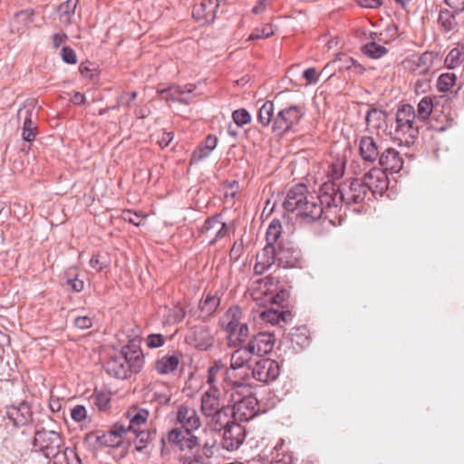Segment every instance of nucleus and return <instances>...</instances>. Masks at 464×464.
Here are the masks:
<instances>
[{
  "mask_svg": "<svg viewBox=\"0 0 464 464\" xmlns=\"http://www.w3.org/2000/svg\"><path fill=\"white\" fill-rule=\"evenodd\" d=\"M232 119L237 126L241 127L243 125L248 124L251 122V115L245 109H238L233 111Z\"/></svg>",
  "mask_w": 464,
  "mask_h": 464,
  "instance_id": "47",
  "label": "nucleus"
},
{
  "mask_svg": "<svg viewBox=\"0 0 464 464\" xmlns=\"http://www.w3.org/2000/svg\"><path fill=\"white\" fill-rule=\"evenodd\" d=\"M386 113L385 111L379 110V109H371L367 115H366V122L368 125L373 127V128H381L382 124L386 120Z\"/></svg>",
  "mask_w": 464,
  "mask_h": 464,
  "instance_id": "42",
  "label": "nucleus"
},
{
  "mask_svg": "<svg viewBox=\"0 0 464 464\" xmlns=\"http://www.w3.org/2000/svg\"><path fill=\"white\" fill-rule=\"evenodd\" d=\"M218 144V138L214 135H208L204 143L192 154V160L200 161L210 155Z\"/></svg>",
  "mask_w": 464,
  "mask_h": 464,
  "instance_id": "33",
  "label": "nucleus"
},
{
  "mask_svg": "<svg viewBox=\"0 0 464 464\" xmlns=\"http://www.w3.org/2000/svg\"><path fill=\"white\" fill-rule=\"evenodd\" d=\"M282 233L281 222L278 219H273L268 226L266 230V245L271 246H276V243L280 237Z\"/></svg>",
  "mask_w": 464,
  "mask_h": 464,
  "instance_id": "40",
  "label": "nucleus"
},
{
  "mask_svg": "<svg viewBox=\"0 0 464 464\" xmlns=\"http://www.w3.org/2000/svg\"><path fill=\"white\" fill-rule=\"evenodd\" d=\"M71 417L76 422L84 420L87 417V411L82 405H76L71 410Z\"/></svg>",
  "mask_w": 464,
  "mask_h": 464,
  "instance_id": "52",
  "label": "nucleus"
},
{
  "mask_svg": "<svg viewBox=\"0 0 464 464\" xmlns=\"http://www.w3.org/2000/svg\"><path fill=\"white\" fill-rule=\"evenodd\" d=\"M63 440L60 433L45 429L37 430L34 432L33 450L44 454L45 458H53L60 452Z\"/></svg>",
  "mask_w": 464,
  "mask_h": 464,
  "instance_id": "5",
  "label": "nucleus"
},
{
  "mask_svg": "<svg viewBox=\"0 0 464 464\" xmlns=\"http://www.w3.org/2000/svg\"><path fill=\"white\" fill-rule=\"evenodd\" d=\"M274 103L266 101L258 111V121L264 126L267 127L272 121H274Z\"/></svg>",
  "mask_w": 464,
  "mask_h": 464,
  "instance_id": "41",
  "label": "nucleus"
},
{
  "mask_svg": "<svg viewBox=\"0 0 464 464\" xmlns=\"http://www.w3.org/2000/svg\"><path fill=\"white\" fill-rule=\"evenodd\" d=\"M379 164L385 169L392 172H399L403 166V160L400 153L393 148H388L381 153Z\"/></svg>",
  "mask_w": 464,
  "mask_h": 464,
  "instance_id": "20",
  "label": "nucleus"
},
{
  "mask_svg": "<svg viewBox=\"0 0 464 464\" xmlns=\"http://www.w3.org/2000/svg\"><path fill=\"white\" fill-rule=\"evenodd\" d=\"M177 420L181 424L182 430H194L200 427V420L197 411L190 407L181 405L178 409Z\"/></svg>",
  "mask_w": 464,
  "mask_h": 464,
  "instance_id": "19",
  "label": "nucleus"
},
{
  "mask_svg": "<svg viewBox=\"0 0 464 464\" xmlns=\"http://www.w3.org/2000/svg\"><path fill=\"white\" fill-rule=\"evenodd\" d=\"M173 137H174L173 132H170V131L163 132L161 134L160 138L159 139L158 143L161 148H165V147L169 146L170 141L173 140Z\"/></svg>",
  "mask_w": 464,
  "mask_h": 464,
  "instance_id": "64",
  "label": "nucleus"
},
{
  "mask_svg": "<svg viewBox=\"0 0 464 464\" xmlns=\"http://www.w3.org/2000/svg\"><path fill=\"white\" fill-rule=\"evenodd\" d=\"M291 342L303 348L309 343L305 328H297L291 333Z\"/></svg>",
  "mask_w": 464,
  "mask_h": 464,
  "instance_id": "45",
  "label": "nucleus"
},
{
  "mask_svg": "<svg viewBox=\"0 0 464 464\" xmlns=\"http://www.w3.org/2000/svg\"><path fill=\"white\" fill-rule=\"evenodd\" d=\"M103 431L94 430L85 434L83 441L89 449L97 450L103 447Z\"/></svg>",
  "mask_w": 464,
  "mask_h": 464,
  "instance_id": "43",
  "label": "nucleus"
},
{
  "mask_svg": "<svg viewBox=\"0 0 464 464\" xmlns=\"http://www.w3.org/2000/svg\"><path fill=\"white\" fill-rule=\"evenodd\" d=\"M78 0H66L57 9L60 22L63 25H69L74 16Z\"/></svg>",
  "mask_w": 464,
  "mask_h": 464,
  "instance_id": "32",
  "label": "nucleus"
},
{
  "mask_svg": "<svg viewBox=\"0 0 464 464\" xmlns=\"http://www.w3.org/2000/svg\"><path fill=\"white\" fill-rule=\"evenodd\" d=\"M220 328L227 333V345L237 347L245 343L249 335L247 320L242 309L231 306L219 319Z\"/></svg>",
  "mask_w": 464,
  "mask_h": 464,
  "instance_id": "4",
  "label": "nucleus"
},
{
  "mask_svg": "<svg viewBox=\"0 0 464 464\" xmlns=\"http://www.w3.org/2000/svg\"><path fill=\"white\" fill-rule=\"evenodd\" d=\"M274 34L273 25L271 24H265L262 28H256L249 35L248 40H258L270 37Z\"/></svg>",
  "mask_w": 464,
  "mask_h": 464,
  "instance_id": "46",
  "label": "nucleus"
},
{
  "mask_svg": "<svg viewBox=\"0 0 464 464\" xmlns=\"http://www.w3.org/2000/svg\"><path fill=\"white\" fill-rule=\"evenodd\" d=\"M201 231L202 233L213 231L215 233V237L209 243L214 244L217 239L222 238L228 234V227L226 223L222 222L221 216L216 215L208 218L205 221Z\"/></svg>",
  "mask_w": 464,
  "mask_h": 464,
  "instance_id": "25",
  "label": "nucleus"
},
{
  "mask_svg": "<svg viewBox=\"0 0 464 464\" xmlns=\"http://www.w3.org/2000/svg\"><path fill=\"white\" fill-rule=\"evenodd\" d=\"M137 97L136 92H124L121 95L119 105H126L129 106L130 102L134 101Z\"/></svg>",
  "mask_w": 464,
  "mask_h": 464,
  "instance_id": "63",
  "label": "nucleus"
},
{
  "mask_svg": "<svg viewBox=\"0 0 464 464\" xmlns=\"http://www.w3.org/2000/svg\"><path fill=\"white\" fill-rule=\"evenodd\" d=\"M123 218L135 226H140L143 219L141 216L137 213H132L131 211L124 212Z\"/></svg>",
  "mask_w": 464,
  "mask_h": 464,
  "instance_id": "59",
  "label": "nucleus"
},
{
  "mask_svg": "<svg viewBox=\"0 0 464 464\" xmlns=\"http://www.w3.org/2000/svg\"><path fill=\"white\" fill-rule=\"evenodd\" d=\"M276 343V336L269 332H260L253 335L247 342L249 351L254 355L262 356L272 352Z\"/></svg>",
  "mask_w": 464,
  "mask_h": 464,
  "instance_id": "13",
  "label": "nucleus"
},
{
  "mask_svg": "<svg viewBox=\"0 0 464 464\" xmlns=\"http://www.w3.org/2000/svg\"><path fill=\"white\" fill-rule=\"evenodd\" d=\"M189 336L195 346L199 349L205 350L211 344L209 334L204 327L193 328Z\"/></svg>",
  "mask_w": 464,
  "mask_h": 464,
  "instance_id": "36",
  "label": "nucleus"
},
{
  "mask_svg": "<svg viewBox=\"0 0 464 464\" xmlns=\"http://www.w3.org/2000/svg\"><path fill=\"white\" fill-rule=\"evenodd\" d=\"M220 304V299L216 295H207L199 303L200 317L211 316Z\"/></svg>",
  "mask_w": 464,
  "mask_h": 464,
  "instance_id": "34",
  "label": "nucleus"
},
{
  "mask_svg": "<svg viewBox=\"0 0 464 464\" xmlns=\"http://www.w3.org/2000/svg\"><path fill=\"white\" fill-rule=\"evenodd\" d=\"M218 3L215 0H202L193 7V17L203 24L212 23L216 18V13L218 8Z\"/></svg>",
  "mask_w": 464,
  "mask_h": 464,
  "instance_id": "17",
  "label": "nucleus"
},
{
  "mask_svg": "<svg viewBox=\"0 0 464 464\" xmlns=\"http://www.w3.org/2000/svg\"><path fill=\"white\" fill-rule=\"evenodd\" d=\"M126 430L128 431V434H126V440L129 442L132 441L135 445L136 450L138 451H141L146 448L147 443L154 435V433L149 430H133L132 427H126Z\"/></svg>",
  "mask_w": 464,
  "mask_h": 464,
  "instance_id": "26",
  "label": "nucleus"
},
{
  "mask_svg": "<svg viewBox=\"0 0 464 464\" xmlns=\"http://www.w3.org/2000/svg\"><path fill=\"white\" fill-rule=\"evenodd\" d=\"M16 118L18 122H23V139L26 141H33L36 135V125L33 121V109L24 105L18 110Z\"/></svg>",
  "mask_w": 464,
  "mask_h": 464,
  "instance_id": "16",
  "label": "nucleus"
},
{
  "mask_svg": "<svg viewBox=\"0 0 464 464\" xmlns=\"http://www.w3.org/2000/svg\"><path fill=\"white\" fill-rule=\"evenodd\" d=\"M362 52L370 58L379 59L388 53L385 46L376 42H367L362 47Z\"/></svg>",
  "mask_w": 464,
  "mask_h": 464,
  "instance_id": "39",
  "label": "nucleus"
},
{
  "mask_svg": "<svg viewBox=\"0 0 464 464\" xmlns=\"http://www.w3.org/2000/svg\"><path fill=\"white\" fill-rule=\"evenodd\" d=\"M261 317L264 321L270 323L271 324H278L280 322L286 321V314L285 313L278 312L277 310H266L261 313Z\"/></svg>",
  "mask_w": 464,
  "mask_h": 464,
  "instance_id": "44",
  "label": "nucleus"
},
{
  "mask_svg": "<svg viewBox=\"0 0 464 464\" xmlns=\"http://www.w3.org/2000/svg\"><path fill=\"white\" fill-rule=\"evenodd\" d=\"M66 285L69 286L72 289V291L79 293L83 289L84 283L82 280H80L75 276H73L72 278H68L66 280Z\"/></svg>",
  "mask_w": 464,
  "mask_h": 464,
  "instance_id": "56",
  "label": "nucleus"
},
{
  "mask_svg": "<svg viewBox=\"0 0 464 464\" xmlns=\"http://www.w3.org/2000/svg\"><path fill=\"white\" fill-rule=\"evenodd\" d=\"M143 365L141 351L134 343H129L111 355L105 363L106 372L118 379H127L132 372H138Z\"/></svg>",
  "mask_w": 464,
  "mask_h": 464,
  "instance_id": "3",
  "label": "nucleus"
},
{
  "mask_svg": "<svg viewBox=\"0 0 464 464\" xmlns=\"http://www.w3.org/2000/svg\"><path fill=\"white\" fill-rule=\"evenodd\" d=\"M179 364L177 355H164L155 362V370L159 374L165 375L173 372Z\"/></svg>",
  "mask_w": 464,
  "mask_h": 464,
  "instance_id": "30",
  "label": "nucleus"
},
{
  "mask_svg": "<svg viewBox=\"0 0 464 464\" xmlns=\"http://www.w3.org/2000/svg\"><path fill=\"white\" fill-rule=\"evenodd\" d=\"M96 68L93 63L90 62H83L79 66V72L81 74L91 81H94L97 78V74L95 72Z\"/></svg>",
  "mask_w": 464,
  "mask_h": 464,
  "instance_id": "48",
  "label": "nucleus"
},
{
  "mask_svg": "<svg viewBox=\"0 0 464 464\" xmlns=\"http://www.w3.org/2000/svg\"><path fill=\"white\" fill-rule=\"evenodd\" d=\"M359 152L367 162H374L380 157L379 146L371 136H362L359 140Z\"/></svg>",
  "mask_w": 464,
  "mask_h": 464,
  "instance_id": "22",
  "label": "nucleus"
},
{
  "mask_svg": "<svg viewBox=\"0 0 464 464\" xmlns=\"http://www.w3.org/2000/svg\"><path fill=\"white\" fill-rule=\"evenodd\" d=\"M220 445L227 451H235L239 449L246 439V429L237 421L224 427L221 430Z\"/></svg>",
  "mask_w": 464,
  "mask_h": 464,
  "instance_id": "9",
  "label": "nucleus"
},
{
  "mask_svg": "<svg viewBox=\"0 0 464 464\" xmlns=\"http://www.w3.org/2000/svg\"><path fill=\"white\" fill-rule=\"evenodd\" d=\"M235 351L231 353L230 357V365L236 366L237 368H251L249 365V362L253 353L249 351V347L247 344L238 345L234 347Z\"/></svg>",
  "mask_w": 464,
  "mask_h": 464,
  "instance_id": "28",
  "label": "nucleus"
},
{
  "mask_svg": "<svg viewBox=\"0 0 464 464\" xmlns=\"http://www.w3.org/2000/svg\"><path fill=\"white\" fill-rule=\"evenodd\" d=\"M434 97L427 95L420 100L415 110L418 121L424 122L430 118L434 107Z\"/></svg>",
  "mask_w": 464,
  "mask_h": 464,
  "instance_id": "31",
  "label": "nucleus"
},
{
  "mask_svg": "<svg viewBox=\"0 0 464 464\" xmlns=\"http://www.w3.org/2000/svg\"><path fill=\"white\" fill-rule=\"evenodd\" d=\"M92 324H93L92 318H91L87 315L77 316L74 319L75 327H77L78 329H81V330H86V329L91 328L92 326Z\"/></svg>",
  "mask_w": 464,
  "mask_h": 464,
  "instance_id": "55",
  "label": "nucleus"
},
{
  "mask_svg": "<svg viewBox=\"0 0 464 464\" xmlns=\"http://www.w3.org/2000/svg\"><path fill=\"white\" fill-rule=\"evenodd\" d=\"M363 185L367 188V192L371 191L372 194H382L389 185L386 173L377 168L370 169L363 175Z\"/></svg>",
  "mask_w": 464,
  "mask_h": 464,
  "instance_id": "14",
  "label": "nucleus"
},
{
  "mask_svg": "<svg viewBox=\"0 0 464 464\" xmlns=\"http://www.w3.org/2000/svg\"><path fill=\"white\" fill-rule=\"evenodd\" d=\"M149 417V411L145 409H133L128 411L129 424L127 427H132L133 430L140 429V426L145 424Z\"/></svg>",
  "mask_w": 464,
  "mask_h": 464,
  "instance_id": "37",
  "label": "nucleus"
},
{
  "mask_svg": "<svg viewBox=\"0 0 464 464\" xmlns=\"http://www.w3.org/2000/svg\"><path fill=\"white\" fill-rule=\"evenodd\" d=\"M94 402L99 407V409H105L110 402V398L108 395L103 393L96 394L94 397Z\"/></svg>",
  "mask_w": 464,
  "mask_h": 464,
  "instance_id": "62",
  "label": "nucleus"
},
{
  "mask_svg": "<svg viewBox=\"0 0 464 464\" xmlns=\"http://www.w3.org/2000/svg\"><path fill=\"white\" fill-rule=\"evenodd\" d=\"M304 114V109L298 105H291L281 110L274 118L273 132L283 135L296 126Z\"/></svg>",
  "mask_w": 464,
  "mask_h": 464,
  "instance_id": "6",
  "label": "nucleus"
},
{
  "mask_svg": "<svg viewBox=\"0 0 464 464\" xmlns=\"http://www.w3.org/2000/svg\"><path fill=\"white\" fill-rule=\"evenodd\" d=\"M457 81L458 78L455 73L443 72L438 77L436 88L439 92L457 94L460 90V86L458 84Z\"/></svg>",
  "mask_w": 464,
  "mask_h": 464,
  "instance_id": "27",
  "label": "nucleus"
},
{
  "mask_svg": "<svg viewBox=\"0 0 464 464\" xmlns=\"http://www.w3.org/2000/svg\"><path fill=\"white\" fill-rule=\"evenodd\" d=\"M395 119V133L397 135H408L409 137L412 138L414 137V134L418 132V120L415 115V109L411 104L403 103L399 106L396 111Z\"/></svg>",
  "mask_w": 464,
  "mask_h": 464,
  "instance_id": "7",
  "label": "nucleus"
},
{
  "mask_svg": "<svg viewBox=\"0 0 464 464\" xmlns=\"http://www.w3.org/2000/svg\"><path fill=\"white\" fill-rule=\"evenodd\" d=\"M455 13L447 9L440 10L439 14L438 23L445 32H450L456 29L458 23L455 18Z\"/></svg>",
  "mask_w": 464,
  "mask_h": 464,
  "instance_id": "38",
  "label": "nucleus"
},
{
  "mask_svg": "<svg viewBox=\"0 0 464 464\" xmlns=\"http://www.w3.org/2000/svg\"><path fill=\"white\" fill-rule=\"evenodd\" d=\"M126 434L128 431L125 425L115 423L110 430L103 432V447H120L126 440Z\"/></svg>",
  "mask_w": 464,
  "mask_h": 464,
  "instance_id": "24",
  "label": "nucleus"
},
{
  "mask_svg": "<svg viewBox=\"0 0 464 464\" xmlns=\"http://www.w3.org/2000/svg\"><path fill=\"white\" fill-rule=\"evenodd\" d=\"M90 266L96 271L101 272L103 268L109 266V261L102 257L100 254H95L90 260Z\"/></svg>",
  "mask_w": 464,
  "mask_h": 464,
  "instance_id": "50",
  "label": "nucleus"
},
{
  "mask_svg": "<svg viewBox=\"0 0 464 464\" xmlns=\"http://www.w3.org/2000/svg\"><path fill=\"white\" fill-rule=\"evenodd\" d=\"M430 88V81L427 79H419L414 83V92L416 94L425 93Z\"/></svg>",
  "mask_w": 464,
  "mask_h": 464,
  "instance_id": "58",
  "label": "nucleus"
},
{
  "mask_svg": "<svg viewBox=\"0 0 464 464\" xmlns=\"http://www.w3.org/2000/svg\"><path fill=\"white\" fill-rule=\"evenodd\" d=\"M251 368H237L230 365L224 373V381L234 388L245 387Z\"/></svg>",
  "mask_w": 464,
  "mask_h": 464,
  "instance_id": "21",
  "label": "nucleus"
},
{
  "mask_svg": "<svg viewBox=\"0 0 464 464\" xmlns=\"http://www.w3.org/2000/svg\"><path fill=\"white\" fill-rule=\"evenodd\" d=\"M218 371H219V369H218V367H217V365L209 367L208 372V383L209 384V389L218 388L215 383H216V375Z\"/></svg>",
  "mask_w": 464,
  "mask_h": 464,
  "instance_id": "61",
  "label": "nucleus"
},
{
  "mask_svg": "<svg viewBox=\"0 0 464 464\" xmlns=\"http://www.w3.org/2000/svg\"><path fill=\"white\" fill-rule=\"evenodd\" d=\"M62 59L69 64H75L77 57L75 52L71 47H63L61 51Z\"/></svg>",
  "mask_w": 464,
  "mask_h": 464,
  "instance_id": "54",
  "label": "nucleus"
},
{
  "mask_svg": "<svg viewBox=\"0 0 464 464\" xmlns=\"http://www.w3.org/2000/svg\"><path fill=\"white\" fill-rule=\"evenodd\" d=\"M445 4L457 14L464 11V0H445Z\"/></svg>",
  "mask_w": 464,
  "mask_h": 464,
  "instance_id": "57",
  "label": "nucleus"
},
{
  "mask_svg": "<svg viewBox=\"0 0 464 464\" xmlns=\"http://www.w3.org/2000/svg\"><path fill=\"white\" fill-rule=\"evenodd\" d=\"M186 315V311L181 306H175L173 309L169 310L168 315V322L169 324H176L181 322Z\"/></svg>",
  "mask_w": 464,
  "mask_h": 464,
  "instance_id": "49",
  "label": "nucleus"
},
{
  "mask_svg": "<svg viewBox=\"0 0 464 464\" xmlns=\"http://www.w3.org/2000/svg\"><path fill=\"white\" fill-rule=\"evenodd\" d=\"M250 371L254 379L264 383L274 382L280 374L278 362L269 358L260 359Z\"/></svg>",
  "mask_w": 464,
  "mask_h": 464,
  "instance_id": "10",
  "label": "nucleus"
},
{
  "mask_svg": "<svg viewBox=\"0 0 464 464\" xmlns=\"http://www.w3.org/2000/svg\"><path fill=\"white\" fill-rule=\"evenodd\" d=\"M234 404L231 407L232 419L236 421H248L257 415L259 411L258 401L252 395L244 396L241 399L233 398Z\"/></svg>",
  "mask_w": 464,
  "mask_h": 464,
  "instance_id": "8",
  "label": "nucleus"
},
{
  "mask_svg": "<svg viewBox=\"0 0 464 464\" xmlns=\"http://www.w3.org/2000/svg\"><path fill=\"white\" fill-rule=\"evenodd\" d=\"M346 62L349 63V65L344 66V70L350 71L353 74L361 75L364 72V67L360 64L357 61L351 57L346 58Z\"/></svg>",
  "mask_w": 464,
  "mask_h": 464,
  "instance_id": "53",
  "label": "nucleus"
},
{
  "mask_svg": "<svg viewBox=\"0 0 464 464\" xmlns=\"http://www.w3.org/2000/svg\"><path fill=\"white\" fill-rule=\"evenodd\" d=\"M437 54L425 52L420 55H412L404 60V67L416 75H426L432 68Z\"/></svg>",
  "mask_w": 464,
  "mask_h": 464,
  "instance_id": "11",
  "label": "nucleus"
},
{
  "mask_svg": "<svg viewBox=\"0 0 464 464\" xmlns=\"http://www.w3.org/2000/svg\"><path fill=\"white\" fill-rule=\"evenodd\" d=\"M304 263L301 250L292 242H280L276 246H266L256 255L254 272L262 275L276 265L283 268H302Z\"/></svg>",
  "mask_w": 464,
  "mask_h": 464,
  "instance_id": "2",
  "label": "nucleus"
},
{
  "mask_svg": "<svg viewBox=\"0 0 464 464\" xmlns=\"http://www.w3.org/2000/svg\"><path fill=\"white\" fill-rule=\"evenodd\" d=\"M208 418H211V422L215 424V430L221 431L224 430V427L228 424H232L235 420H231L232 419V411L230 406H223L216 411L213 415L208 416Z\"/></svg>",
  "mask_w": 464,
  "mask_h": 464,
  "instance_id": "29",
  "label": "nucleus"
},
{
  "mask_svg": "<svg viewBox=\"0 0 464 464\" xmlns=\"http://www.w3.org/2000/svg\"><path fill=\"white\" fill-rule=\"evenodd\" d=\"M464 62V44L457 45L447 54L444 63L449 69H455Z\"/></svg>",
  "mask_w": 464,
  "mask_h": 464,
  "instance_id": "35",
  "label": "nucleus"
},
{
  "mask_svg": "<svg viewBox=\"0 0 464 464\" xmlns=\"http://www.w3.org/2000/svg\"><path fill=\"white\" fill-rule=\"evenodd\" d=\"M6 416L16 427L27 425L33 420L31 407L25 401L7 407Z\"/></svg>",
  "mask_w": 464,
  "mask_h": 464,
  "instance_id": "15",
  "label": "nucleus"
},
{
  "mask_svg": "<svg viewBox=\"0 0 464 464\" xmlns=\"http://www.w3.org/2000/svg\"><path fill=\"white\" fill-rule=\"evenodd\" d=\"M195 90V85L188 83L185 86L171 85L169 88L161 89L158 92L166 101L178 102L182 104H188L189 100L185 98V93H191Z\"/></svg>",
  "mask_w": 464,
  "mask_h": 464,
  "instance_id": "18",
  "label": "nucleus"
},
{
  "mask_svg": "<svg viewBox=\"0 0 464 464\" xmlns=\"http://www.w3.org/2000/svg\"><path fill=\"white\" fill-rule=\"evenodd\" d=\"M367 188L362 181L354 179L342 185L334 182H325L320 188L319 195L309 192L304 184H296L286 194L283 203L285 209L295 213L302 222L313 223L328 214L337 215L342 204L362 203L366 195Z\"/></svg>",
  "mask_w": 464,
  "mask_h": 464,
  "instance_id": "1",
  "label": "nucleus"
},
{
  "mask_svg": "<svg viewBox=\"0 0 464 464\" xmlns=\"http://www.w3.org/2000/svg\"><path fill=\"white\" fill-rule=\"evenodd\" d=\"M303 76L308 83H315L318 81V74L314 68H308L304 70Z\"/></svg>",
  "mask_w": 464,
  "mask_h": 464,
  "instance_id": "60",
  "label": "nucleus"
},
{
  "mask_svg": "<svg viewBox=\"0 0 464 464\" xmlns=\"http://www.w3.org/2000/svg\"><path fill=\"white\" fill-rule=\"evenodd\" d=\"M147 345L150 348H159L165 343V337L160 334H151L147 337Z\"/></svg>",
  "mask_w": 464,
  "mask_h": 464,
  "instance_id": "51",
  "label": "nucleus"
},
{
  "mask_svg": "<svg viewBox=\"0 0 464 464\" xmlns=\"http://www.w3.org/2000/svg\"><path fill=\"white\" fill-rule=\"evenodd\" d=\"M220 392L218 388L208 389L201 397V411L208 417L220 408Z\"/></svg>",
  "mask_w": 464,
  "mask_h": 464,
  "instance_id": "23",
  "label": "nucleus"
},
{
  "mask_svg": "<svg viewBox=\"0 0 464 464\" xmlns=\"http://www.w3.org/2000/svg\"><path fill=\"white\" fill-rule=\"evenodd\" d=\"M168 440L181 451H192L199 446L198 439L192 430L179 428L172 429L169 432Z\"/></svg>",
  "mask_w": 464,
  "mask_h": 464,
  "instance_id": "12",
  "label": "nucleus"
}]
</instances>
